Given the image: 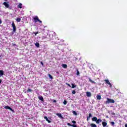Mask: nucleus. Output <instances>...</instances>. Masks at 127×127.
I'll return each mask as SVG.
<instances>
[{
  "label": "nucleus",
  "mask_w": 127,
  "mask_h": 127,
  "mask_svg": "<svg viewBox=\"0 0 127 127\" xmlns=\"http://www.w3.org/2000/svg\"><path fill=\"white\" fill-rule=\"evenodd\" d=\"M1 57V56H0V58Z\"/></svg>",
  "instance_id": "a18cd8bd"
},
{
  "label": "nucleus",
  "mask_w": 127,
  "mask_h": 127,
  "mask_svg": "<svg viewBox=\"0 0 127 127\" xmlns=\"http://www.w3.org/2000/svg\"><path fill=\"white\" fill-rule=\"evenodd\" d=\"M97 100H102V96H101V95H97L96 96Z\"/></svg>",
  "instance_id": "9b49d317"
},
{
  "label": "nucleus",
  "mask_w": 127,
  "mask_h": 127,
  "mask_svg": "<svg viewBox=\"0 0 127 127\" xmlns=\"http://www.w3.org/2000/svg\"><path fill=\"white\" fill-rule=\"evenodd\" d=\"M125 127H127V124L125 125Z\"/></svg>",
  "instance_id": "ea45409f"
},
{
  "label": "nucleus",
  "mask_w": 127,
  "mask_h": 127,
  "mask_svg": "<svg viewBox=\"0 0 127 127\" xmlns=\"http://www.w3.org/2000/svg\"><path fill=\"white\" fill-rule=\"evenodd\" d=\"M92 122H96L97 125H99L100 123H102V120H101V119H98V118L96 117H94L93 118H92Z\"/></svg>",
  "instance_id": "f257e3e1"
},
{
  "label": "nucleus",
  "mask_w": 127,
  "mask_h": 127,
  "mask_svg": "<svg viewBox=\"0 0 127 127\" xmlns=\"http://www.w3.org/2000/svg\"><path fill=\"white\" fill-rule=\"evenodd\" d=\"M102 127H107L108 123H107V122H102Z\"/></svg>",
  "instance_id": "6e6552de"
},
{
  "label": "nucleus",
  "mask_w": 127,
  "mask_h": 127,
  "mask_svg": "<svg viewBox=\"0 0 127 127\" xmlns=\"http://www.w3.org/2000/svg\"><path fill=\"white\" fill-rule=\"evenodd\" d=\"M3 70H0V77L1 76H3Z\"/></svg>",
  "instance_id": "6ab92c4d"
},
{
  "label": "nucleus",
  "mask_w": 127,
  "mask_h": 127,
  "mask_svg": "<svg viewBox=\"0 0 127 127\" xmlns=\"http://www.w3.org/2000/svg\"><path fill=\"white\" fill-rule=\"evenodd\" d=\"M41 64L42 66H43L44 64H43V63L42 62H41Z\"/></svg>",
  "instance_id": "f704fd0d"
},
{
  "label": "nucleus",
  "mask_w": 127,
  "mask_h": 127,
  "mask_svg": "<svg viewBox=\"0 0 127 127\" xmlns=\"http://www.w3.org/2000/svg\"><path fill=\"white\" fill-rule=\"evenodd\" d=\"M72 114L73 115H74V116H77V112H76V111H72Z\"/></svg>",
  "instance_id": "5701e85b"
},
{
  "label": "nucleus",
  "mask_w": 127,
  "mask_h": 127,
  "mask_svg": "<svg viewBox=\"0 0 127 127\" xmlns=\"http://www.w3.org/2000/svg\"><path fill=\"white\" fill-rule=\"evenodd\" d=\"M17 7L19 8H22V4L21 3H20L18 5Z\"/></svg>",
  "instance_id": "4468645a"
},
{
  "label": "nucleus",
  "mask_w": 127,
  "mask_h": 127,
  "mask_svg": "<svg viewBox=\"0 0 127 127\" xmlns=\"http://www.w3.org/2000/svg\"><path fill=\"white\" fill-rule=\"evenodd\" d=\"M79 74H80V72H79V71L77 70V75H79Z\"/></svg>",
  "instance_id": "72a5a7b5"
},
{
  "label": "nucleus",
  "mask_w": 127,
  "mask_h": 127,
  "mask_svg": "<svg viewBox=\"0 0 127 127\" xmlns=\"http://www.w3.org/2000/svg\"><path fill=\"white\" fill-rule=\"evenodd\" d=\"M35 45L36 47H37V48H39V44L38 43H36Z\"/></svg>",
  "instance_id": "aec40b11"
},
{
  "label": "nucleus",
  "mask_w": 127,
  "mask_h": 127,
  "mask_svg": "<svg viewBox=\"0 0 127 127\" xmlns=\"http://www.w3.org/2000/svg\"><path fill=\"white\" fill-rule=\"evenodd\" d=\"M1 23H2L1 20V19H0V24H1Z\"/></svg>",
  "instance_id": "c9c22d12"
},
{
  "label": "nucleus",
  "mask_w": 127,
  "mask_h": 127,
  "mask_svg": "<svg viewBox=\"0 0 127 127\" xmlns=\"http://www.w3.org/2000/svg\"><path fill=\"white\" fill-rule=\"evenodd\" d=\"M67 126H69V127H72V125H71L70 123H67Z\"/></svg>",
  "instance_id": "c756f323"
},
{
  "label": "nucleus",
  "mask_w": 127,
  "mask_h": 127,
  "mask_svg": "<svg viewBox=\"0 0 127 127\" xmlns=\"http://www.w3.org/2000/svg\"><path fill=\"white\" fill-rule=\"evenodd\" d=\"M44 118L45 119V120H46V121H47V122H48V123H49V124H50V123H51V122L50 121V120H49V119H48V118H47V117L45 116L44 117Z\"/></svg>",
  "instance_id": "f8f14e48"
},
{
  "label": "nucleus",
  "mask_w": 127,
  "mask_h": 127,
  "mask_svg": "<svg viewBox=\"0 0 127 127\" xmlns=\"http://www.w3.org/2000/svg\"><path fill=\"white\" fill-rule=\"evenodd\" d=\"M65 84H66V85H67V86H68V87H70V88H71V85H70V84L67 83H66Z\"/></svg>",
  "instance_id": "c85d7f7f"
},
{
  "label": "nucleus",
  "mask_w": 127,
  "mask_h": 127,
  "mask_svg": "<svg viewBox=\"0 0 127 127\" xmlns=\"http://www.w3.org/2000/svg\"><path fill=\"white\" fill-rule=\"evenodd\" d=\"M110 124L112 127H114L115 126V122H110Z\"/></svg>",
  "instance_id": "4be33fe9"
},
{
  "label": "nucleus",
  "mask_w": 127,
  "mask_h": 127,
  "mask_svg": "<svg viewBox=\"0 0 127 127\" xmlns=\"http://www.w3.org/2000/svg\"><path fill=\"white\" fill-rule=\"evenodd\" d=\"M33 18L34 19V22L36 23L38 21V16H35V17H33Z\"/></svg>",
  "instance_id": "39448f33"
},
{
  "label": "nucleus",
  "mask_w": 127,
  "mask_h": 127,
  "mask_svg": "<svg viewBox=\"0 0 127 127\" xmlns=\"http://www.w3.org/2000/svg\"><path fill=\"white\" fill-rule=\"evenodd\" d=\"M20 20H21V19L20 18H17L16 19V21L17 22H20Z\"/></svg>",
  "instance_id": "a211bd4d"
},
{
  "label": "nucleus",
  "mask_w": 127,
  "mask_h": 127,
  "mask_svg": "<svg viewBox=\"0 0 127 127\" xmlns=\"http://www.w3.org/2000/svg\"><path fill=\"white\" fill-rule=\"evenodd\" d=\"M103 121H104V122H106V120L104 119V120H103Z\"/></svg>",
  "instance_id": "37998d69"
},
{
  "label": "nucleus",
  "mask_w": 127,
  "mask_h": 127,
  "mask_svg": "<svg viewBox=\"0 0 127 127\" xmlns=\"http://www.w3.org/2000/svg\"><path fill=\"white\" fill-rule=\"evenodd\" d=\"M71 86H72L71 88L72 89H74V88H76V85L75 84L72 83L71 84Z\"/></svg>",
  "instance_id": "412c9836"
},
{
  "label": "nucleus",
  "mask_w": 127,
  "mask_h": 127,
  "mask_svg": "<svg viewBox=\"0 0 127 127\" xmlns=\"http://www.w3.org/2000/svg\"><path fill=\"white\" fill-rule=\"evenodd\" d=\"M11 8H12L11 7H9V9H11Z\"/></svg>",
  "instance_id": "a19ab883"
},
{
  "label": "nucleus",
  "mask_w": 127,
  "mask_h": 127,
  "mask_svg": "<svg viewBox=\"0 0 127 127\" xmlns=\"http://www.w3.org/2000/svg\"><path fill=\"white\" fill-rule=\"evenodd\" d=\"M90 127H97V125H96L95 124H93V123L90 124Z\"/></svg>",
  "instance_id": "dca6fc26"
},
{
  "label": "nucleus",
  "mask_w": 127,
  "mask_h": 127,
  "mask_svg": "<svg viewBox=\"0 0 127 127\" xmlns=\"http://www.w3.org/2000/svg\"><path fill=\"white\" fill-rule=\"evenodd\" d=\"M56 116H58L60 119H62V120L64 119L63 116H62V114H61V113H57Z\"/></svg>",
  "instance_id": "423d86ee"
},
{
  "label": "nucleus",
  "mask_w": 127,
  "mask_h": 127,
  "mask_svg": "<svg viewBox=\"0 0 127 127\" xmlns=\"http://www.w3.org/2000/svg\"><path fill=\"white\" fill-rule=\"evenodd\" d=\"M104 82H105V83L107 84V85H109L110 88H112V83L110 82V80H109V79H105Z\"/></svg>",
  "instance_id": "7ed1b4c3"
},
{
  "label": "nucleus",
  "mask_w": 127,
  "mask_h": 127,
  "mask_svg": "<svg viewBox=\"0 0 127 127\" xmlns=\"http://www.w3.org/2000/svg\"><path fill=\"white\" fill-rule=\"evenodd\" d=\"M1 82H2L1 80V79H0V84H1Z\"/></svg>",
  "instance_id": "e433bc0d"
},
{
  "label": "nucleus",
  "mask_w": 127,
  "mask_h": 127,
  "mask_svg": "<svg viewBox=\"0 0 127 127\" xmlns=\"http://www.w3.org/2000/svg\"><path fill=\"white\" fill-rule=\"evenodd\" d=\"M86 96H87V97H91L92 96V94H91V92H86Z\"/></svg>",
  "instance_id": "ddd939ff"
},
{
  "label": "nucleus",
  "mask_w": 127,
  "mask_h": 127,
  "mask_svg": "<svg viewBox=\"0 0 127 127\" xmlns=\"http://www.w3.org/2000/svg\"><path fill=\"white\" fill-rule=\"evenodd\" d=\"M89 82H91V83H92V84H96V82L92 80V79L90 78H89Z\"/></svg>",
  "instance_id": "2eb2a0df"
},
{
  "label": "nucleus",
  "mask_w": 127,
  "mask_h": 127,
  "mask_svg": "<svg viewBox=\"0 0 127 127\" xmlns=\"http://www.w3.org/2000/svg\"><path fill=\"white\" fill-rule=\"evenodd\" d=\"M37 33H38V32H36L35 34V35H36L37 34Z\"/></svg>",
  "instance_id": "58836bf2"
},
{
  "label": "nucleus",
  "mask_w": 127,
  "mask_h": 127,
  "mask_svg": "<svg viewBox=\"0 0 127 127\" xmlns=\"http://www.w3.org/2000/svg\"><path fill=\"white\" fill-rule=\"evenodd\" d=\"M107 101L105 102V104L106 105H108V104L112 103V104H115V100L114 99H110L109 98H107Z\"/></svg>",
  "instance_id": "f03ea898"
},
{
  "label": "nucleus",
  "mask_w": 127,
  "mask_h": 127,
  "mask_svg": "<svg viewBox=\"0 0 127 127\" xmlns=\"http://www.w3.org/2000/svg\"><path fill=\"white\" fill-rule=\"evenodd\" d=\"M72 124H76V121H72Z\"/></svg>",
  "instance_id": "2f4dec72"
},
{
  "label": "nucleus",
  "mask_w": 127,
  "mask_h": 127,
  "mask_svg": "<svg viewBox=\"0 0 127 127\" xmlns=\"http://www.w3.org/2000/svg\"><path fill=\"white\" fill-rule=\"evenodd\" d=\"M3 5H4V6H5V7H6L7 8H8V7H9V4H8L7 2H4L3 3Z\"/></svg>",
  "instance_id": "0eeeda50"
},
{
  "label": "nucleus",
  "mask_w": 127,
  "mask_h": 127,
  "mask_svg": "<svg viewBox=\"0 0 127 127\" xmlns=\"http://www.w3.org/2000/svg\"><path fill=\"white\" fill-rule=\"evenodd\" d=\"M12 27H13V32H15V31H16V27L14 23H12Z\"/></svg>",
  "instance_id": "20e7f679"
},
{
  "label": "nucleus",
  "mask_w": 127,
  "mask_h": 127,
  "mask_svg": "<svg viewBox=\"0 0 127 127\" xmlns=\"http://www.w3.org/2000/svg\"><path fill=\"white\" fill-rule=\"evenodd\" d=\"M49 77L52 80V79H53V77H52V75H51V74H49Z\"/></svg>",
  "instance_id": "b1692460"
},
{
  "label": "nucleus",
  "mask_w": 127,
  "mask_h": 127,
  "mask_svg": "<svg viewBox=\"0 0 127 127\" xmlns=\"http://www.w3.org/2000/svg\"><path fill=\"white\" fill-rule=\"evenodd\" d=\"M38 98L39 100H40V101H42V102H44V99L43 98V97H42V96H38Z\"/></svg>",
  "instance_id": "1a4fd4ad"
},
{
  "label": "nucleus",
  "mask_w": 127,
  "mask_h": 127,
  "mask_svg": "<svg viewBox=\"0 0 127 127\" xmlns=\"http://www.w3.org/2000/svg\"><path fill=\"white\" fill-rule=\"evenodd\" d=\"M4 109H6L7 110H10V111H11L12 112V111H13L12 109L9 106H5Z\"/></svg>",
  "instance_id": "9d476101"
},
{
  "label": "nucleus",
  "mask_w": 127,
  "mask_h": 127,
  "mask_svg": "<svg viewBox=\"0 0 127 127\" xmlns=\"http://www.w3.org/2000/svg\"><path fill=\"white\" fill-rule=\"evenodd\" d=\"M53 103H56V100H53Z\"/></svg>",
  "instance_id": "473e14b6"
},
{
  "label": "nucleus",
  "mask_w": 127,
  "mask_h": 127,
  "mask_svg": "<svg viewBox=\"0 0 127 127\" xmlns=\"http://www.w3.org/2000/svg\"><path fill=\"white\" fill-rule=\"evenodd\" d=\"M72 94H76V91H75V90H72Z\"/></svg>",
  "instance_id": "cd10ccee"
},
{
  "label": "nucleus",
  "mask_w": 127,
  "mask_h": 127,
  "mask_svg": "<svg viewBox=\"0 0 127 127\" xmlns=\"http://www.w3.org/2000/svg\"><path fill=\"white\" fill-rule=\"evenodd\" d=\"M27 92H32V90L30 89V88H28Z\"/></svg>",
  "instance_id": "a878e982"
},
{
  "label": "nucleus",
  "mask_w": 127,
  "mask_h": 127,
  "mask_svg": "<svg viewBox=\"0 0 127 127\" xmlns=\"http://www.w3.org/2000/svg\"><path fill=\"white\" fill-rule=\"evenodd\" d=\"M38 21L40 22V23H42V21H41L39 19H38Z\"/></svg>",
  "instance_id": "7c9ffc66"
},
{
  "label": "nucleus",
  "mask_w": 127,
  "mask_h": 127,
  "mask_svg": "<svg viewBox=\"0 0 127 127\" xmlns=\"http://www.w3.org/2000/svg\"><path fill=\"white\" fill-rule=\"evenodd\" d=\"M89 117H87V121H89Z\"/></svg>",
  "instance_id": "4c0bfd02"
},
{
  "label": "nucleus",
  "mask_w": 127,
  "mask_h": 127,
  "mask_svg": "<svg viewBox=\"0 0 127 127\" xmlns=\"http://www.w3.org/2000/svg\"><path fill=\"white\" fill-rule=\"evenodd\" d=\"M63 104L64 105H67V101L64 100Z\"/></svg>",
  "instance_id": "393cba45"
},
{
  "label": "nucleus",
  "mask_w": 127,
  "mask_h": 127,
  "mask_svg": "<svg viewBox=\"0 0 127 127\" xmlns=\"http://www.w3.org/2000/svg\"><path fill=\"white\" fill-rule=\"evenodd\" d=\"M88 118H92V114H91V113H89V116H88Z\"/></svg>",
  "instance_id": "bb28decb"
},
{
  "label": "nucleus",
  "mask_w": 127,
  "mask_h": 127,
  "mask_svg": "<svg viewBox=\"0 0 127 127\" xmlns=\"http://www.w3.org/2000/svg\"><path fill=\"white\" fill-rule=\"evenodd\" d=\"M113 115H115V113H113Z\"/></svg>",
  "instance_id": "c03bdc74"
},
{
  "label": "nucleus",
  "mask_w": 127,
  "mask_h": 127,
  "mask_svg": "<svg viewBox=\"0 0 127 127\" xmlns=\"http://www.w3.org/2000/svg\"><path fill=\"white\" fill-rule=\"evenodd\" d=\"M63 68H64L65 69L67 68V64H62Z\"/></svg>",
  "instance_id": "f3484780"
},
{
  "label": "nucleus",
  "mask_w": 127,
  "mask_h": 127,
  "mask_svg": "<svg viewBox=\"0 0 127 127\" xmlns=\"http://www.w3.org/2000/svg\"><path fill=\"white\" fill-rule=\"evenodd\" d=\"M45 88H46V87H45V86H44V89H45Z\"/></svg>",
  "instance_id": "79ce46f5"
}]
</instances>
